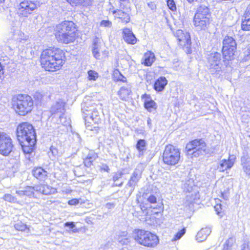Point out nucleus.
Masks as SVG:
<instances>
[{"mask_svg": "<svg viewBox=\"0 0 250 250\" xmlns=\"http://www.w3.org/2000/svg\"><path fill=\"white\" fill-rule=\"evenodd\" d=\"M64 54L60 49L49 47L42 52L40 60L42 67L46 71H56L60 69L63 63Z\"/></svg>", "mask_w": 250, "mask_h": 250, "instance_id": "obj_1", "label": "nucleus"}, {"mask_svg": "<svg viewBox=\"0 0 250 250\" xmlns=\"http://www.w3.org/2000/svg\"><path fill=\"white\" fill-rule=\"evenodd\" d=\"M76 31L74 23L71 21H65L56 25L55 35L59 42L67 44L75 41Z\"/></svg>", "mask_w": 250, "mask_h": 250, "instance_id": "obj_2", "label": "nucleus"}, {"mask_svg": "<svg viewBox=\"0 0 250 250\" xmlns=\"http://www.w3.org/2000/svg\"><path fill=\"white\" fill-rule=\"evenodd\" d=\"M12 105L16 113L20 116H25L32 110L34 102L30 96L21 94L13 99Z\"/></svg>", "mask_w": 250, "mask_h": 250, "instance_id": "obj_3", "label": "nucleus"}, {"mask_svg": "<svg viewBox=\"0 0 250 250\" xmlns=\"http://www.w3.org/2000/svg\"><path fill=\"white\" fill-rule=\"evenodd\" d=\"M17 137L19 143L31 141V143L36 142V134L33 125L26 122L20 124L17 128Z\"/></svg>", "mask_w": 250, "mask_h": 250, "instance_id": "obj_4", "label": "nucleus"}, {"mask_svg": "<svg viewBox=\"0 0 250 250\" xmlns=\"http://www.w3.org/2000/svg\"><path fill=\"white\" fill-rule=\"evenodd\" d=\"M55 191V189L48 185L41 184L34 187L27 186L22 190H17L16 193L20 196L25 195L30 197H35L38 193L49 195L54 193Z\"/></svg>", "mask_w": 250, "mask_h": 250, "instance_id": "obj_5", "label": "nucleus"}, {"mask_svg": "<svg viewBox=\"0 0 250 250\" xmlns=\"http://www.w3.org/2000/svg\"><path fill=\"white\" fill-rule=\"evenodd\" d=\"M221 59V54L216 52L210 53L207 58L209 71L215 77H219L222 74Z\"/></svg>", "mask_w": 250, "mask_h": 250, "instance_id": "obj_6", "label": "nucleus"}, {"mask_svg": "<svg viewBox=\"0 0 250 250\" xmlns=\"http://www.w3.org/2000/svg\"><path fill=\"white\" fill-rule=\"evenodd\" d=\"M186 149L188 155L197 157L206 153L207 145L203 139H195L187 144Z\"/></svg>", "mask_w": 250, "mask_h": 250, "instance_id": "obj_7", "label": "nucleus"}, {"mask_svg": "<svg viewBox=\"0 0 250 250\" xmlns=\"http://www.w3.org/2000/svg\"><path fill=\"white\" fill-rule=\"evenodd\" d=\"M180 158V151L176 146L171 145L166 146L163 155V160L165 164L174 166L178 163Z\"/></svg>", "mask_w": 250, "mask_h": 250, "instance_id": "obj_8", "label": "nucleus"}, {"mask_svg": "<svg viewBox=\"0 0 250 250\" xmlns=\"http://www.w3.org/2000/svg\"><path fill=\"white\" fill-rule=\"evenodd\" d=\"M236 49V42L234 39L230 36H226L223 41L222 53L227 60L233 59Z\"/></svg>", "mask_w": 250, "mask_h": 250, "instance_id": "obj_9", "label": "nucleus"}, {"mask_svg": "<svg viewBox=\"0 0 250 250\" xmlns=\"http://www.w3.org/2000/svg\"><path fill=\"white\" fill-rule=\"evenodd\" d=\"M40 2L38 0H24L20 2L18 13L22 17H28L33 12L40 7Z\"/></svg>", "mask_w": 250, "mask_h": 250, "instance_id": "obj_10", "label": "nucleus"}, {"mask_svg": "<svg viewBox=\"0 0 250 250\" xmlns=\"http://www.w3.org/2000/svg\"><path fill=\"white\" fill-rule=\"evenodd\" d=\"M13 147L11 138L4 133H0V154L4 156L8 155Z\"/></svg>", "mask_w": 250, "mask_h": 250, "instance_id": "obj_11", "label": "nucleus"}, {"mask_svg": "<svg viewBox=\"0 0 250 250\" xmlns=\"http://www.w3.org/2000/svg\"><path fill=\"white\" fill-rule=\"evenodd\" d=\"M144 169V166L143 164H139L134 171H133L131 176L130 177L127 184V186L130 188V191L132 192L138 182L141 178L142 174Z\"/></svg>", "mask_w": 250, "mask_h": 250, "instance_id": "obj_12", "label": "nucleus"}, {"mask_svg": "<svg viewBox=\"0 0 250 250\" xmlns=\"http://www.w3.org/2000/svg\"><path fill=\"white\" fill-rule=\"evenodd\" d=\"M65 103L62 100L57 101L51 107L50 112L52 115H54L55 116H58L60 119V123L63 125H66L65 122L62 121L63 116L64 114Z\"/></svg>", "mask_w": 250, "mask_h": 250, "instance_id": "obj_13", "label": "nucleus"}, {"mask_svg": "<svg viewBox=\"0 0 250 250\" xmlns=\"http://www.w3.org/2000/svg\"><path fill=\"white\" fill-rule=\"evenodd\" d=\"M131 9L129 6L125 5L121 3L120 9H117L113 11V14L115 17L121 19V20L125 23H128L130 21V13Z\"/></svg>", "mask_w": 250, "mask_h": 250, "instance_id": "obj_14", "label": "nucleus"}, {"mask_svg": "<svg viewBox=\"0 0 250 250\" xmlns=\"http://www.w3.org/2000/svg\"><path fill=\"white\" fill-rule=\"evenodd\" d=\"M98 38L93 39L92 44V54L97 60H104L107 56L108 52L106 50H101L100 41Z\"/></svg>", "mask_w": 250, "mask_h": 250, "instance_id": "obj_15", "label": "nucleus"}, {"mask_svg": "<svg viewBox=\"0 0 250 250\" xmlns=\"http://www.w3.org/2000/svg\"><path fill=\"white\" fill-rule=\"evenodd\" d=\"M149 234V231L140 229H135L134 231V240L138 244L144 246L146 245V243Z\"/></svg>", "mask_w": 250, "mask_h": 250, "instance_id": "obj_16", "label": "nucleus"}, {"mask_svg": "<svg viewBox=\"0 0 250 250\" xmlns=\"http://www.w3.org/2000/svg\"><path fill=\"white\" fill-rule=\"evenodd\" d=\"M210 17L208 16L194 15L193 22L195 26L201 29H205L209 24Z\"/></svg>", "mask_w": 250, "mask_h": 250, "instance_id": "obj_17", "label": "nucleus"}, {"mask_svg": "<svg viewBox=\"0 0 250 250\" xmlns=\"http://www.w3.org/2000/svg\"><path fill=\"white\" fill-rule=\"evenodd\" d=\"M175 35L181 46H185L190 45V36L188 33L184 32L183 30L179 29L176 31Z\"/></svg>", "mask_w": 250, "mask_h": 250, "instance_id": "obj_18", "label": "nucleus"}, {"mask_svg": "<svg viewBox=\"0 0 250 250\" xmlns=\"http://www.w3.org/2000/svg\"><path fill=\"white\" fill-rule=\"evenodd\" d=\"M235 157L230 156L228 160L223 159L220 161L218 169L221 172H224L226 170L231 168L234 165Z\"/></svg>", "mask_w": 250, "mask_h": 250, "instance_id": "obj_19", "label": "nucleus"}, {"mask_svg": "<svg viewBox=\"0 0 250 250\" xmlns=\"http://www.w3.org/2000/svg\"><path fill=\"white\" fill-rule=\"evenodd\" d=\"M123 37L125 41L127 43L134 44L136 43L137 39L129 28H125L123 29Z\"/></svg>", "mask_w": 250, "mask_h": 250, "instance_id": "obj_20", "label": "nucleus"}, {"mask_svg": "<svg viewBox=\"0 0 250 250\" xmlns=\"http://www.w3.org/2000/svg\"><path fill=\"white\" fill-rule=\"evenodd\" d=\"M36 142L31 143V141H24L23 143H20L23 153L26 155V158L30 159V155L33 152Z\"/></svg>", "mask_w": 250, "mask_h": 250, "instance_id": "obj_21", "label": "nucleus"}, {"mask_svg": "<svg viewBox=\"0 0 250 250\" xmlns=\"http://www.w3.org/2000/svg\"><path fill=\"white\" fill-rule=\"evenodd\" d=\"M33 175L40 181H45L48 177V172L41 167L34 168L32 171Z\"/></svg>", "mask_w": 250, "mask_h": 250, "instance_id": "obj_22", "label": "nucleus"}, {"mask_svg": "<svg viewBox=\"0 0 250 250\" xmlns=\"http://www.w3.org/2000/svg\"><path fill=\"white\" fill-rule=\"evenodd\" d=\"M159 242V239L158 237L156 234L149 231V234L146 243V245H145L144 247L151 248H155L158 244Z\"/></svg>", "mask_w": 250, "mask_h": 250, "instance_id": "obj_23", "label": "nucleus"}, {"mask_svg": "<svg viewBox=\"0 0 250 250\" xmlns=\"http://www.w3.org/2000/svg\"><path fill=\"white\" fill-rule=\"evenodd\" d=\"M98 157L97 153L93 150H90L85 159L83 160L84 166L87 167H90L94 161Z\"/></svg>", "mask_w": 250, "mask_h": 250, "instance_id": "obj_24", "label": "nucleus"}, {"mask_svg": "<svg viewBox=\"0 0 250 250\" xmlns=\"http://www.w3.org/2000/svg\"><path fill=\"white\" fill-rule=\"evenodd\" d=\"M167 83V81L166 78L165 77H161L155 81L154 88L158 92L162 91Z\"/></svg>", "mask_w": 250, "mask_h": 250, "instance_id": "obj_25", "label": "nucleus"}, {"mask_svg": "<svg viewBox=\"0 0 250 250\" xmlns=\"http://www.w3.org/2000/svg\"><path fill=\"white\" fill-rule=\"evenodd\" d=\"M211 229L209 228L202 229L196 235V240L198 242L204 241L211 232Z\"/></svg>", "mask_w": 250, "mask_h": 250, "instance_id": "obj_26", "label": "nucleus"}, {"mask_svg": "<svg viewBox=\"0 0 250 250\" xmlns=\"http://www.w3.org/2000/svg\"><path fill=\"white\" fill-rule=\"evenodd\" d=\"M146 142L144 139H139L136 145V147L139 151L138 157H141L144 155V152L146 149Z\"/></svg>", "mask_w": 250, "mask_h": 250, "instance_id": "obj_27", "label": "nucleus"}, {"mask_svg": "<svg viewBox=\"0 0 250 250\" xmlns=\"http://www.w3.org/2000/svg\"><path fill=\"white\" fill-rule=\"evenodd\" d=\"M155 58L154 53L150 51H148L144 55L143 63L146 66H151L155 61Z\"/></svg>", "mask_w": 250, "mask_h": 250, "instance_id": "obj_28", "label": "nucleus"}, {"mask_svg": "<svg viewBox=\"0 0 250 250\" xmlns=\"http://www.w3.org/2000/svg\"><path fill=\"white\" fill-rule=\"evenodd\" d=\"M202 14L204 16L210 17L209 9L207 5L205 4H201L197 7L195 15L199 16L202 15Z\"/></svg>", "mask_w": 250, "mask_h": 250, "instance_id": "obj_29", "label": "nucleus"}, {"mask_svg": "<svg viewBox=\"0 0 250 250\" xmlns=\"http://www.w3.org/2000/svg\"><path fill=\"white\" fill-rule=\"evenodd\" d=\"M131 93V89L128 86L122 87L118 92V95L123 100H126Z\"/></svg>", "mask_w": 250, "mask_h": 250, "instance_id": "obj_30", "label": "nucleus"}, {"mask_svg": "<svg viewBox=\"0 0 250 250\" xmlns=\"http://www.w3.org/2000/svg\"><path fill=\"white\" fill-rule=\"evenodd\" d=\"M124 174L123 172L120 170L113 173L112 180L115 183L114 184L115 186L121 187L123 185V181H121L120 183H118V182L121 179Z\"/></svg>", "mask_w": 250, "mask_h": 250, "instance_id": "obj_31", "label": "nucleus"}, {"mask_svg": "<svg viewBox=\"0 0 250 250\" xmlns=\"http://www.w3.org/2000/svg\"><path fill=\"white\" fill-rule=\"evenodd\" d=\"M194 186V181L192 179H189L185 180L182 184V188L186 192H190L192 191Z\"/></svg>", "mask_w": 250, "mask_h": 250, "instance_id": "obj_32", "label": "nucleus"}, {"mask_svg": "<svg viewBox=\"0 0 250 250\" xmlns=\"http://www.w3.org/2000/svg\"><path fill=\"white\" fill-rule=\"evenodd\" d=\"M145 107L149 112H153L156 109V104L152 100H146L145 102Z\"/></svg>", "mask_w": 250, "mask_h": 250, "instance_id": "obj_33", "label": "nucleus"}, {"mask_svg": "<svg viewBox=\"0 0 250 250\" xmlns=\"http://www.w3.org/2000/svg\"><path fill=\"white\" fill-rule=\"evenodd\" d=\"M72 5L83 4V5H89L91 3L92 0H66Z\"/></svg>", "mask_w": 250, "mask_h": 250, "instance_id": "obj_34", "label": "nucleus"}, {"mask_svg": "<svg viewBox=\"0 0 250 250\" xmlns=\"http://www.w3.org/2000/svg\"><path fill=\"white\" fill-rule=\"evenodd\" d=\"M241 28L243 30L249 31L250 30V18H245L244 17V19L242 20L241 23Z\"/></svg>", "mask_w": 250, "mask_h": 250, "instance_id": "obj_35", "label": "nucleus"}, {"mask_svg": "<svg viewBox=\"0 0 250 250\" xmlns=\"http://www.w3.org/2000/svg\"><path fill=\"white\" fill-rule=\"evenodd\" d=\"M14 228L17 230L19 231H25L27 230L29 232V229L27 228L26 224L23 223L21 222H18L14 225Z\"/></svg>", "mask_w": 250, "mask_h": 250, "instance_id": "obj_36", "label": "nucleus"}, {"mask_svg": "<svg viewBox=\"0 0 250 250\" xmlns=\"http://www.w3.org/2000/svg\"><path fill=\"white\" fill-rule=\"evenodd\" d=\"M3 199L7 202L10 203H16L17 201V199L16 197L12 196L10 194H5L4 195Z\"/></svg>", "mask_w": 250, "mask_h": 250, "instance_id": "obj_37", "label": "nucleus"}, {"mask_svg": "<svg viewBox=\"0 0 250 250\" xmlns=\"http://www.w3.org/2000/svg\"><path fill=\"white\" fill-rule=\"evenodd\" d=\"M130 239L126 235L119 236L118 238L119 242L122 245H127L130 242Z\"/></svg>", "mask_w": 250, "mask_h": 250, "instance_id": "obj_38", "label": "nucleus"}, {"mask_svg": "<svg viewBox=\"0 0 250 250\" xmlns=\"http://www.w3.org/2000/svg\"><path fill=\"white\" fill-rule=\"evenodd\" d=\"M234 242V240L233 238H229L227 241H226V243L224 245V249L223 250H229L232 246L233 243Z\"/></svg>", "mask_w": 250, "mask_h": 250, "instance_id": "obj_39", "label": "nucleus"}, {"mask_svg": "<svg viewBox=\"0 0 250 250\" xmlns=\"http://www.w3.org/2000/svg\"><path fill=\"white\" fill-rule=\"evenodd\" d=\"M186 228H183L180 231H179L173 237L172 240L176 241L180 239L186 233Z\"/></svg>", "mask_w": 250, "mask_h": 250, "instance_id": "obj_40", "label": "nucleus"}, {"mask_svg": "<svg viewBox=\"0 0 250 250\" xmlns=\"http://www.w3.org/2000/svg\"><path fill=\"white\" fill-rule=\"evenodd\" d=\"M88 78L90 80H96L98 77V74L93 70H90L88 72Z\"/></svg>", "mask_w": 250, "mask_h": 250, "instance_id": "obj_41", "label": "nucleus"}, {"mask_svg": "<svg viewBox=\"0 0 250 250\" xmlns=\"http://www.w3.org/2000/svg\"><path fill=\"white\" fill-rule=\"evenodd\" d=\"M167 4L169 8L172 11H175L176 9V7L175 2L173 0H167Z\"/></svg>", "mask_w": 250, "mask_h": 250, "instance_id": "obj_42", "label": "nucleus"}, {"mask_svg": "<svg viewBox=\"0 0 250 250\" xmlns=\"http://www.w3.org/2000/svg\"><path fill=\"white\" fill-rule=\"evenodd\" d=\"M244 171L250 177V164L245 165L243 167Z\"/></svg>", "mask_w": 250, "mask_h": 250, "instance_id": "obj_43", "label": "nucleus"}, {"mask_svg": "<svg viewBox=\"0 0 250 250\" xmlns=\"http://www.w3.org/2000/svg\"><path fill=\"white\" fill-rule=\"evenodd\" d=\"M101 26L104 27H111L112 23L111 21L108 20H103L101 22Z\"/></svg>", "mask_w": 250, "mask_h": 250, "instance_id": "obj_44", "label": "nucleus"}, {"mask_svg": "<svg viewBox=\"0 0 250 250\" xmlns=\"http://www.w3.org/2000/svg\"><path fill=\"white\" fill-rule=\"evenodd\" d=\"M50 152H51L54 157H56L58 155V150L54 146H51L50 148Z\"/></svg>", "mask_w": 250, "mask_h": 250, "instance_id": "obj_45", "label": "nucleus"}, {"mask_svg": "<svg viewBox=\"0 0 250 250\" xmlns=\"http://www.w3.org/2000/svg\"><path fill=\"white\" fill-rule=\"evenodd\" d=\"M147 201L150 203H156V198L155 196L151 195L147 198Z\"/></svg>", "mask_w": 250, "mask_h": 250, "instance_id": "obj_46", "label": "nucleus"}, {"mask_svg": "<svg viewBox=\"0 0 250 250\" xmlns=\"http://www.w3.org/2000/svg\"><path fill=\"white\" fill-rule=\"evenodd\" d=\"M64 226L72 229L75 227V225L73 222H67L64 224Z\"/></svg>", "mask_w": 250, "mask_h": 250, "instance_id": "obj_47", "label": "nucleus"}, {"mask_svg": "<svg viewBox=\"0 0 250 250\" xmlns=\"http://www.w3.org/2000/svg\"><path fill=\"white\" fill-rule=\"evenodd\" d=\"M214 209L215 210V211H216L217 212V214L218 215H220L221 214V210L222 209L221 208V204H217L215 207H214Z\"/></svg>", "mask_w": 250, "mask_h": 250, "instance_id": "obj_48", "label": "nucleus"}, {"mask_svg": "<svg viewBox=\"0 0 250 250\" xmlns=\"http://www.w3.org/2000/svg\"><path fill=\"white\" fill-rule=\"evenodd\" d=\"M101 169L107 172H108L110 170L108 166L106 164H102L101 166Z\"/></svg>", "mask_w": 250, "mask_h": 250, "instance_id": "obj_49", "label": "nucleus"}, {"mask_svg": "<svg viewBox=\"0 0 250 250\" xmlns=\"http://www.w3.org/2000/svg\"><path fill=\"white\" fill-rule=\"evenodd\" d=\"M79 203V201L77 199H73L68 201V204L70 205H76Z\"/></svg>", "mask_w": 250, "mask_h": 250, "instance_id": "obj_50", "label": "nucleus"}, {"mask_svg": "<svg viewBox=\"0 0 250 250\" xmlns=\"http://www.w3.org/2000/svg\"><path fill=\"white\" fill-rule=\"evenodd\" d=\"M84 110H85V109L84 108H82V110H83V112H84ZM85 110L88 112L87 113H85V114L87 115L86 117L88 118L89 116L90 117V118L94 121V118H93V116H94V114L92 113V114H90L89 113V112L90 111V110H88L87 109H85Z\"/></svg>", "mask_w": 250, "mask_h": 250, "instance_id": "obj_51", "label": "nucleus"}, {"mask_svg": "<svg viewBox=\"0 0 250 250\" xmlns=\"http://www.w3.org/2000/svg\"><path fill=\"white\" fill-rule=\"evenodd\" d=\"M245 18H250V6H248L245 11L244 16Z\"/></svg>", "mask_w": 250, "mask_h": 250, "instance_id": "obj_52", "label": "nucleus"}, {"mask_svg": "<svg viewBox=\"0 0 250 250\" xmlns=\"http://www.w3.org/2000/svg\"><path fill=\"white\" fill-rule=\"evenodd\" d=\"M147 5L152 10H155L156 8V4L153 2H148Z\"/></svg>", "mask_w": 250, "mask_h": 250, "instance_id": "obj_53", "label": "nucleus"}, {"mask_svg": "<svg viewBox=\"0 0 250 250\" xmlns=\"http://www.w3.org/2000/svg\"><path fill=\"white\" fill-rule=\"evenodd\" d=\"M221 195L223 198L226 200L229 199V194L227 192L224 191L221 193Z\"/></svg>", "mask_w": 250, "mask_h": 250, "instance_id": "obj_54", "label": "nucleus"}, {"mask_svg": "<svg viewBox=\"0 0 250 250\" xmlns=\"http://www.w3.org/2000/svg\"><path fill=\"white\" fill-rule=\"evenodd\" d=\"M4 74V70L3 67L1 64H0V80H2Z\"/></svg>", "mask_w": 250, "mask_h": 250, "instance_id": "obj_55", "label": "nucleus"}, {"mask_svg": "<svg viewBox=\"0 0 250 250\" xmlns=\"http://www.w3.org/2000/svg\"><path fill=\"white\" fill-rule=\"evenodd\" d=\"M241 250H249V246L247 243H244L242 246Z\"/></svg>", "mask_w": 250, "mask_h": 250, "instance_id": "obj_56", "label": "nucleus"}, {"mask_svg": "<svg viewBox=\"0 0 250 250\" xmlns=\"http://www.w3.org/2000/svg\"><path fill=\"white\" fill-rule=\"evenodd\" d=\"M114 204L113 203H108L106 204V207L109 209L112 208L114 207Z\"/></svg>", "mask_w": 250, "mask_h": 250, "instance_id": "obj_57", "label": "nucleus"}, {"mask_svg": "<svg viewBox=\"0 0 250 250\" xmlns=\"http://www.w3.org/2000/svg\"><path fill=\"white\" fill-rule=\"evenodd\" d=\"M121 75V78H119V80L121 81H122L123 82H125L126 81V78L124 76H123L122 74Z\"/></svg>", "mask_w": 250, "mask_h": 250, "instance_id": "obj_58", "label": "nucleus"}, {"mask_svg": "<svg viewBox=\"0 0 250 250\" xmlns=\"http://www.w3.org/2000/svg\"><path fill=\"white\" fill-rule=\"evenodd\" d=\"M86 128L88 129V130H93V127H92L90 125H86Z\"/></svg>", "mask_w": 250, "mask_h": 250, "instance_id": "obj_59", "label": "nucleus"}, {"mask_svg": "<svg viewBox=\"0 0 250 250\" xmlns=\"http://www.w3.org/2000/svg\"><path fill=\"white\" fill-rule=\"evenodd\" d=\"M147 124H148V125H149L151 124V120L150 119H148L147 120Z\"/></svg>", "mask_w": 250, "mask_h": 250, "instance_id": "obj_60", "label": "nucleus"}, {"mask_svg": "<svg viewBox=\"0 0 250 250\" xmlns=\"http://www.w3.org/2000/svg\"><path fill=\"white\" fill-rule=\"evenodd\" d=\"M189 2L191 3L194 0H187Z\"/></svg>", "mask_w": 250, "mask_h": 250, "instance_id": "obj_61", "label": "nucleus"}, {"mask_svg": "<svg viewBox=\"0 0 250 250\" xmlns=\"http://www.w3.org/2000/svg\"><path fill=\"white\" fill-rule=\"evenodd\" d=\"M4 1V0H0V4L2 3Z\"/></svg>", "mask_w": 250, "mask_h": 250, "instance_id": "obj_62", "label": "nucleus"}, {"mask_svg": "<svg viewBox=\"0 0 250 250\" xmlns=\"http://www.w3.org/2000/svg\"><path fill=\"white\" fill-rule=\"evenodd\" d=\"M120 1H125L126 0H119Z\"/></svg>", "mask_w": 250, "mask_h": 250, "instance_id": "obj_63", "label": "nucleus"}, {"mask_svg": "<svg viewBox=\"0 0 250 250\" xmlns=\"http://www.w3.org/2000/svg\"><path fill=\"white\" fill-rule=\"evenodd\" d=\"M121 250H125V249H121Z\"/></svg>", "mask_w": 250, "mask_h": 250, "instance_id": "obj_64", "label": "nucleus"}]
</instances>
